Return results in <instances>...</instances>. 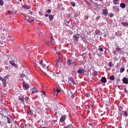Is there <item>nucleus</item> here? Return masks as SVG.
Here are the masks:
<instances>
[{"label": "nucleus", "mask_w": 128, "mask_h": 128, "mask_svg": "<svg viewBox=\"0 0 128 128\" xmlns=\"http://www.w3.org/2000/svg\"><path fill=\"white\" fill-rule=\"evenodd\" d=\"M9 62L12 66H14V68H18V62L16 60H14L13 59H11L10 61Z\"/></svg>", "instance_id": "nucleus-1"}, {"label": "nucleus", "mask_w": 128, "mask_h": 128, "mask_svg": "<svg viewBox=\"0 0 128 128\" xmlns=\"http://www.w3.org/2000/svg\"><path fill=\"white\" fill-rule=\"evenodd\" d=\"M38 66V68H46V64H44V62H42V60H40L39 62H37V64L34 65V68H36V66Z\"/></svg>", "instance_id": "nucleus-2"}, {"label": "nucleus", "mask_w": 128, "mask_h": 128, "mask_svg": "<svg viewBox=\"0 0 128 128\" xmlns=\"http://www.w3.org/2000/svg\"><path fill=\"white\" fill-rule=\"evenodd\" d=\"M52 80H54V82H56L58 80V74L56 73L55 74H54V75L51 76V78Z\"/></svg>", "instance_id": "nucleus-3"}, {"label": "nucleus", "mask_w": 128, "mask_h": 128, "mask_svg": "<svg viewBox=\"0 0 128 128\" xmlns=\"http://www.w3.org/2000/svg\"><path fill=\"white\" fill-rule=\"evenodd\" d=\"M66 120V116L64 115L61 116L60 120V124H62V122H64V120Z\"/></svg>", "instance_id": "nucleus-4"}, {"label": "nucleus", "mask_w": 128, "mask_h": 128, "mask_svg": "<svg viewBox=\"0 0 128 128\" xmlns=\"http://www.w3.org/2000/svg\"><path fill=\"white\" fill-rule=\"evenodd\" d=\"M84 72H86V70L82 68H80L79 70H77V74H84Z\"/></svg>", "instance_id": "nucleus-5"}, {"label": "nucleus", "mask_w": 128, "mask_h": 128, "mask_svg": "<svg viewBox=\"0 0 128 128\" xmlns=\"http://www.w3.org/2000/svg\"><path fill=\"white\" fill-rule=\"evenodd\" d=\"M69 84H76V81H74V78H69V81H68Z\"/></svg>", "instance_id": "nucleus-6"}, {"label": "nucleus", "mask_w": 128, "mask_h": 128, "mask_svg": "<svg viewBox=\"0 0 128 128\" xmlns=\"http://www.w3.org/2000/svg\"><path fill=\"white\" fill-rule=\"evenodd\" d=\"M51 40L52 41L54 40V38H52V37H51ZM52 41H47L46 40H44V44H46V46H50V44H52Z\"/></svg>", "instance_id": "nucleus-7"}, {"label": "nucleus", "mask_w": 128, "mask_h": 128, "mask_svg": "<svg viewBox=\"0 0 128 128\" xmlns=\"http://www.w3.org/2000/svg\"><path fill=\"white\" fill-rule=\"evenodd\" d=\"M53 90L54 92V94H56V96H58V92H61L60 90L58 88V89L54 88Z\"/></svg>", "instance_id": "nucleus-8"}, {"label": "nucleus", "mask_w": 128, "mask_h": 128, "mask_svg": "<svg viewBox=\"0 0 128 128\" xmlns=\"http://www.w3.org/2000/svg\"><path fill=\"white\" fill-rule=\"evenodd\" d=\"M22 86L24 88V90H28V88H30V86L28 85V84H26V83H24V82L22 83Z\"/></svg>", "instance_id": "nucleus-9"}, {"label": "nucleus", "mask_w": 128, "mask_h": 128, "mask_svg": "<svg viewBox=\"0 0 128 128\" xmlns=\"http://www.w3.org/2000/svg\"><path fill=\"white\" fill-rule=\"evenodd\" d=\"M60 64H62V59L58 58L57 60V61L56 62V66L58 68V66H60Z\"/></svg>", "instance_id": "nucleus-10"}, {"label": "nucleus", "mask_w": 128, "mask_h": 128, "mask_svg": "<svg viewBox=\"0 0 128 128\" xmlns=\"http://www.w3.org/2000/svg\"><path fill=\"white\" fill-rule=\"evenodd\" d=\"M72 64H74V60L70 59H68L67 61V64H68V66H71Z\"/></svg>", "instance_id": "nucleus-11"}, {"label": "nucleus", "mask_w": 128, "mask_h": 128, "mask_svg": "<svg viewBox=\"0 0 128 128\" xmlns=\"http://www.w3.org/2000/svg\"><path fill=\"white\" fill-rule=\"evenodd\" d=\"M26 74H28V72H26V70H24L22 74L21 75L22 78H26Z\"/></svg>", "instance_id": "nucleus-12"}, {"label": "nucleus", "mask_w": 128, "mask_h": 128, "mask_svg": "<svg viewBox=\"0 0 128 128\" xmlns=\"http://www.w3.org/2000/svg\"><path fill=\"white\" fill-rule=\"evenodd\" d=\"M122 80H123L124 84H128V78H126V77H124Z\"/></svg>", "instance_id": "nucleus-13"}, {"label": "nucleus", "mask_w": 128, "mask_h": 128, "mask_svg": "<svg viewBox=\"0 0 128 128\" xmlns=\"http://www.w3.org/2000/svg\"><path fill=\"white\" fill-rule=\"evenodd\" d=\"M74 37L75 38L74 40L78 42V40L80 38V35L78 34H74Z\"/></svg>", "instance_id": "nucleus-14"}, {"label": "nucleus", "mask_w": 128, "mask_h": 128, "mask_svg": "<svg viewBox=\"0 0 128 128\" xmlns=\"http://www.w3.org/2000/svg\"><path fill=\"white\" fill-rule=\"evenodd\" d=\"M36 92H38V89H36V88L34 87L32 88V94H35Z\"/></svg>", "instance_id": "nucleus-15"}, {"label": "nucleus", "mask_w": 128, "mask_h": 128, "mask_svg": "<svg viewBox=\"0 0 128 128\" xmlns=\"http://www.w3.org/2000/svg\"><path fill=\"white\" fill-rule=\"evenodd\" d=\"M100 81L106 84V77H102L101 78Z\"/></svg>", "instance_id": "nucleus-16"}, {"label": "nucleus", "mask_w": 128, "mask_h": 128, "mask_svg": "<svg viewBox=\"0 0 128 128\" xmlns=\"http://www.w3.org/2000/svg\"><path fill=\"white\" fill-rule=\"evenodd\" d=\"M102 14L104 16H108V12L106 11V9H104L102 11Z\"/></svg>", "instance_id": "nucleus-17"}, {"label": "nucleus", "mask_w": 128, "mask_h": 128, "mask_svg": "<svg viewBox=\"0 0 128 128\" xmlns=\"http://www.w3.org/2000/svg\"><path fill=\"white\" fill-rule=\"evenodd\" d=\"M22 8H26V10H30V7L28 5H24L22 6Z\"/></svg>", "instance_id": "nucleus-18"}, {"label": "nucleus", "mask_w": 128, "mask_h": 128, "mask_svg": "<svg viewBox=\"0 0 128 128\" xmlns=\"http://www.w3.org/2000/svg\"><path fill=\"white\" fill-rule=\"evenodd\" d=\"M120 6L122 8H126V4L124 3H121L120 4Z\"/></svg>", "instance_id": "nucleus-19"}, {"label": "nucleus", "mask_w": 128, "mask_h": 128, "mask_svg": "<svg viewBox=\"0 0 128 128\" xmlns=\"http://www.w3.org/2000/svg\"><path fill=\"white\" fill-rule=\"evenodd\" d=\"M48 74L50 76V78H52V76H54V72H52V71H50L48 72Z\"/></svg>", "instance_id": "nucleus-20"}, {"label": "nucleus", "mask_w": 128, "mask_h": 128, "mask_svg": "<svg viewBox=\"0 0 128 128\" xmlns=\"http://www.w3.org/2000/svg\"><path fill=\"white\" fill-rule=\"evenodd\" d=\"M109 80H114V75L110 76Z\"/></svg>", "instance_id": "nucleus-21"}, {"label": "nucleus", "mask_w": 128, "mask_h": 128, "mask_svg": "<svg viewBox=\"0 0 128 128\" xmlns=\"http://www.w3.org/2000/svg\"><path fill=\"white\" fill-rule=\"evenodd\" d=\"M122 24L124 26H128V23L126 22H122Z\"/></svg>", "instance_id": "nucleus-22"}, {"label": "nucleus", "mask_w": 128, "mask_h": 128, "mask_svg": "<svg viewBox=\"0 0 128 128\" xmlns=\"http://www.w3.org/2000/svg\"><path fill=\"white\" fill-rule=\"evenodd\" d=\"M48 18L50 20H54V15L50 14L49 15Z\"/></svg>", "instance_id": "nucleus-23"}, {"label": "nucleus", "mask_w": 128, "mask_h": 128, "mask_svg": "<svg viewBox=\"0 0 128 128\" xmlns=\"http://www.w3.org/2000/svg\"><path fill=\"white\" fill-rule=\"evenodd\" d=\"M2 86H6V80H3V82H2Z\"/></svg>", "instance_id": "nucleus-24"}, {"label": "nucleus", "mask_w": 128, "mask_h": 128, "mask_svg": "<svg viewBox=\"0 0 128 128\" xmlns=\"http://www.w3.org/2000/svg\"><path fill=\"white\" fill-rule=\"evenodd\" d=\"M116 52H122V48L118 47L116 48Z\"/></svg>", "instance_id": "nucleus-25"}, {"label": "nucleus", "mask_w": 128, "mask_h": 128, "mask_svg": "<svg viewBox=\"0 0 128 128\" xmlns=\"http://www.w3.org/2000/svg\"><path fill=\"white\" fill-rule=\"evenodd\" d=\"M85 2H86V4H88V6H92V4L88 2V1L85 0Z\"/></svg>", "instance_id": "nucleus-26"}, {"label": "nucleus", "mask_w": 128, "mask_h": 128, "mask_svg": "<svg viewBox=\"0 0 128 128\" xmlns=\"http://www.w3.org/2000/svg\"><path fill=\"white\" fill-rule=\"evenodd\" d=\"M88 108L89 109L91 108V110H92L93 108L92 105V104H88Z\"/></svg>", "instance_id": "nucleus-27"}, {"label": "nucleus", "mask_w": 128, "mask_h": 128, "mask_svg": "<svg viewBox=\"0 0 128 128\" xmlns=\"http://www.w3.org/2000/svg\"><path fill=\"white\" fill-rule=\"evenodd\" d=\"M124 72V68H121L120 70V72L122 73Z\"/></svg>", "instance_id": "nucleus-28"}, {"label": "nucleus", "mask_w": 128, "mask_h": 128, "mask_svg": "<svg viewBox=\"0 0 128 128\" xmlns=\"http://www.w3.org/2000/svg\"><path fill=\"white\" fill-rule=\"evenodd\" d=\"M114 4H118V0H115L114 2Z\"/></svg>", "instance_id": "nucleus-29"}, {"label": "nucleus", "mask_w": 128, "mask_h": 128, "mask_svg": "<svg viewBox=\"0 0 128 128\" xmlns=\"http://www.w3.org/2000/svg\"><path fill=\"white\" fill-rule=\"evenodd\" d=\"M70 4L72 6H76V3L74 2H71Z\"/></svg>", "instance_id": "nucleus-30"}, {"label": "nucleus", "mask_w": 128, "mask_h": 128, "mask_svg": "<svg viewBox=\"0 0 128 128\" xmlns=\"http://www.w3.org/2000/svg\"><path fill=\"white\" fill-rule=\"evenodd\" d=\"M46 12L47 14H50V12H52V10L50 9H48L46 10Z\"/></svg>", "instance_id": "nucleus-31"}, {"label": "nucleus", "mask_w": 128, "mask_h": 128, "mask_svg": "<svg viewBox=\"0 0 128 128\" xmlns=\"http://www.w3.org/2000/svg\"><path fill=\"white\" fill-rule=\"evenodd\" d=\"M6 80V78H3L2 77V76H0V80H2V82H4V80Z\"/></svg>", "instance_id": "nucleus-32"}, {"label": "nucleus", "mask_w": 128, "mask_h": 128, "mask_svg": "<svg viewBox=\"0 0 128 128\" xmlns=\"http://www.w3.org/2000/svg\"><path fill=\"white\" fill-rule=\"evenodd\" d=\"M24 20H26L28 22V20H30V18H28V16H25Z\"/></svg>", "instance_id": "nucleus-33"}, {"label": "nucleus", "mask_w": 128, "mask_h": 128, "mask_svg": "<svg viewBox=\"0 0 128 128\" xmlns=\"http://www.w3.org/2000/svg\"><path fill=\"white\" fill-rule=\"evenodd\" d=\"M7 12H8V14H9L10 16H12V11L8 10L7 11Z\"/></svg>", "instance_id": "nucleus-34"}, {"label": "nucleus", "mask_w": 128, "mask_h": 128, "mask_svg": "<svg viewBox=\"0 0 128 128\" xmlns=\"http://www.w3.org/2000/svg\"><path fill=\"white\" fill-rule=\"evenodd\" d=\"M7 122L8 124H10V118H7Z\"/></svg>", "instance_id": "nucleus-35"}, {"label": "nucleus", "mask_w": 128, "mask_h": 128, "mask_svg": "<svg viewBox=\"0 0 128 128\" xmlns=\"http://www.w3.org/2000/svg\"><path fill=\"white\" fill-rule=\"evenodd\" d=\"M66 128H73L71 124L70 125H68V126Z\"/></svg>", "instance_id": "nucleus-36"}, {"label": "nucleus", "mask_w": 128, "mask_h": 128, "mask_svg": "<svg viewBox=\"0 0 128 128\" xmlns=\"http://www.w3.org/2000/svg\"><path fill=\"white\" fill-rule=\"evenodd\" d=\"M4 4V2L2 0H0V6H2Z\"/></svg>", "instance_id": "nucleus-37"}, {"label": "nucleus", "mask_w": 128, "mask_h": 128, "mask_svg": "<svg viewBox=\"0 0 128 128\" xmlns=\"http://www.w3.org/2000/svg\"><path fill=\"white\" fill-rule=\"evenodd\" d=\"M98 50H100V52H104V49L102 48H99Z\"/></svg>", "instance_id": "nucleus-38"}, {"label": "nucleus", "mask_w": 128, "mask_h": 128, "mask_svg": "<svg viewBox=\"0 0 128 128\" xmlns=\"http://www.w3.org/2000/svg\"><path fill=\"white\" fill-rule=\"evenodd\" d=\"M96 34H100V30H97L96 32Z\"/></svg>", "instance_id": "nucleus-39"}, {"label": "nucleus", "mask_w": 128, "mask_h": 128, "mask_svg": "<svg viewBox=\"0 0 128 128\" xmlns=\"http://www.w3.org/2000/svg\"><path fill=\"white\" fill-rule=\"evenodd\" d=\"M9 68H10V66H5V69H6V70H8Z\"/></svg>", "instance_id": "nucleus-40"}, {"label": "nucleus", "mask_w": 128, "mask_h": 128, "mask_svg": "<svg viewBox=\"0 0 128 128\" xmlns=\"http://www.w3.org/2000/svg\"><path fill=\"white\" fill-rule=\"evenodd\" d=\"M108 66H112V62H109Z\"/></svg>", "instance_id": "nucleus-41"}, {"label": "nucleus", "mask_w": 128, "mask_h": 128, "mask_svg": "<svg viewBox=\"0 0 128 128\" xmlns=\"http://www.w3.org/2000/svg\"><path fill=\"white\" fill-rule=\"evenodd\" d=\"M24 100L26 102L28 100V97H25Z\"/></svg>", "instance_id": "nucleus-42"}, {"label": "nucleus", "mask_w": 128, "mask_h": 128, "mask_svg": "<svg viewBox=\"0 0 128 128\" xmlns=\"http://www.w3.org/2000/svg\"><path fill=\"white\" fill-rule=\"evenodd\" d=\"M124 114H125V116H128V112H126V111L124 112Z\"/></svg>", "instance_id": "nucleus-43"}, {"label": "nucleus", "mask_w": 128, "mask_h": 128, "mask_svg": "<svg viewBox=\"0 0 128 128\" xmlns=\"http://www.w3.org/2000/svg\"><path fill=\"white\" fill-rule=\"evenodd\" d=\"M34 20H32V19H29L28 20V22H32Z\"/></svg>", "instance_id": "nucleus-44"}, {"label": "nucleus", "mask_w": 128, "mask_h": 128, "mask_svg": "<svg viewBox=\"0 0 128 128\" xmlns=\"http://www.w3.org/2000/svg\"><path fill=\"white\" fill-rule=\"evenodd\" d=\"M20 102H24V98H20Z\"/></svg>", "instance_id": "nucleus-45"}, {"label": "nucleus", "mask_w": 128, "mask_h": 128, "mask_svg": "<svg viewBox=\"0 0 128 128\" xmlns=\"http://www.w3.org/2000/svg\"><path fill=\"white\" fill-rule=\"evenodd\" d=\"M0 44L1 46H3L4 44V42H0Z\"/></svg>", "instance_id": "nucleus-46"}, {"label": "nucleus", "mask_w": 128, "mask_h": 128, "mask_svg": "<svg viewBox=\"0 0 128 128\" xmlns=\"http://www.w3.org/2000/svg\"><path fill=\"white\" fill-rule=\"evenodd\" d=\"M29 14H32V12L29 10Z\"/></svg>", "instance_id": "nucleus-47"}, {"label": "nucleus", "mask_w": 128, "mask_h": 128, "mask_svg": "<svg viewBox=\"0 0 128 128\" xmlns=\"http://www.w3.org/2000/svg\"><path fill=\"white\" fill-rule=\"evenodd\" d=\"M50 15H48V14H45V16H46V18H48V16H49Z\"/></svg>", "instance_id": "nucleus-48"}, {"label": "nucleus", "mask_w": 128, "mask_h": 128, "mask_svg": "<svg viewBox=\"0 0 128 128\" xmlns=\"http://www.w3.org/2000/svg\"><path fill=\"white\" fill-rule=\"evenodd\" d=\"M43 92V94H44V96H46V92L42 90V91Z\"/></svg>", "instance_id": "nucleus-49"}, {"label": "nucleus", "mask_w": 128, "mask_h": 128, "mask_svg": "<svg viewBox=\"0 0 128 128\" xmlns=\"http://www.w3.org/2000/svg\"><path fill=\"white\" fill-rule=\"evenodd\" d=\"M124 92H128V90H126V88H124Z\"/></svg>", "instance_id": "nucleus-50"}, {"label": "nucleus", "mask_w": 128, "mask_h": 128, "mask_svg": "<svg viewBox=\"0 0 128 128\" xmlns=\"http://www.w3.org/2000/svg\"><path fill=\"white\" fill-rule=\"evenodd\" d=\"M110 18H112L114 16V15H112V14H110Z\"/></svg>", "instance_id": "nucleus-51"}, {"label": "nucleus", "mask_w": 128, "mask_h": 128, "mask_svg": "<svg viewBox=\"0 0 128 128\" xmlns=\"http://www.w3.org/2000/svg\"><path fill=\"white\" fill-rule=\"evenodd\" d=\"M113 54H116V51L114 52H113Z\"/></svg>", "instance_id": "nucleus-52"}, {"label": "nucleus", "mask_w": 128, "mask_h": 128, "mask_svg": "<svg viewBox=\"0 0 128 128\" xmlns=\"http://www.w3.org/2000/svg\"><path fill=\"white\" fill-rule=\"evenodd\" d=\"M96 2H102V0H95Z\"/></svg>", "instance_id": "nucleus-53"}, {"label": "nucleus", "mask_w": 128, "mask_h": 128, "mask_svg": "<svg viewBox=\"0 0 128 128\" xmlns=\"http://www.w3.org/2000/svg\"><path fill=\"white\" fill-rule=\"evenodd\" d=\"M113 8H114V10H116V7L114 6V7H113Z\"/></svg>", "instance_id": "nucleus-54"}, {"label": "nucleus", "mask_w": 128, "mask_h": 128, "mask_svg": "<svg viewBox=\"0 0 128 128\" xmlns=\"http://www.w3.org/2000/svg\"><path fill=\"white\" fill-rule=\"evenodd\" d=\"M86 18H88V16H86Z\"/></svg>", "instance_id": "nucleus-55"}, {"label": "nucleus", "mask_w": 128, "mask_h": 128, "mask_svg": "<svg viewBox=\"0 0 128 128\" xmlns=\"http://www.w3.org/2000/svg\"><path fill=\"white\" fill-rule=\"evenodd\" d=\"M118 88H120V86H118Z\"/></svg>", "instance_id": "nucleus-56"}, {"label": "nucleus", "mask_w": 128, "mask_h": 128, "mask_svg": "<svg viewBox=\"0 0 128 128\" xmlns=\"http://www.w3.org/2000/svg\"><path fill=\"white\" fill-rule=\"evenodd\" d=\"M27 14H30V12H29V11H28V12H27Z\"/></svg>", "instance_id": "nucleus-57"}, {"label": "nucleus", "mask_w": 128, "mask_h": 128, "mask_svg": "<svg viewBox=\"0 0 128 128\" xmlns=\"http://www.w3.org/2000/svg\"><path fill=\"white\" fill-rule=\"evenodd\" d=\"M12 36H8V38H10Z\"/></svg>", "instance_id": "nucleus-58"}, {"label": "nucleus", "mask_w": 128, "mask_h": 128, "mask_svg": "<svg viewBox=\"0 0 128 128\" xmlns=\"http://www.w3.org/2000/svg\"><path fill=\"white\" fill-rule=\"evenodd\" d=\"M55 50H56V48H55Z\"/></svg>", "instance_id": "nucleus-59"}, {"label": "nucleus", "mask_w": 128, "mask_h": 128, "mask_svg": "<svg viewBox=\"0 0 128 128\" xmlns=\"http://www.w3.org/2000/svg\"><path fill=\"white\" fill-rule=\"evenodd\" d=\"M20 2H22V0H19Z\"/></svg>", "instance_id": "nucleus-60"}, {"label": "nucleus", "mask_w": 128, "mask_h": 128, "mask_svg": "<svg viewBox=\"0 0 128 128\" xmlns=\"http://www.w3.org/2000/svg\"><path fill=\"white\" fill-rule=\"evenodd\" d=\"M95 76H96V74H95Z\"/></svg>", "instance_id": "nucleus-61"}, {"label": "nucleus", "mask_w": 128, "mask_h": 128, "mask_svg": "<svg viewBox=\"0 0 128 128\" xmlns=\"http://www.w3.org/2000/svg\"><path fill=\"white\" fill-rule=\"evenodd\" d=\"M95 76H96V74H95Z\"/></svg>", "instance_id": "nucleus-62"}, {"label": "nucleus", "mask_w": 128, "mask_h": 128, "mask_svg": "<svg viewBox=\"0 0 128 128\" xmlns=\"http://www.w3.org/2000/svg\"><path fill=\"white\" fill-rule=\"evenodd\" d=\"M46 68H48V66H47Z\"/></svg>", "instance_id": "nucleus-63"}]
</instances>
